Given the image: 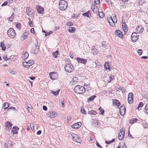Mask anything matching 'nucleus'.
Here are the masks:
<instances>
[{"mask_svg":"<svg viewBox=\"0 0 148 148\" xmlns=\"http://www.w3.org/2000/svg\"><path fill=\"white\" fill-rule=\"evenodd\" d=\"M74 90L75 93L79 94H83L86 91L85 88L84 87L79 85L76 86L74 88Z\"/></svg>","mask_w":148,"mask_h":148,"instance_id":"1","label":"nucleus"},{"mask_svg":"<svg viewBox=\"0 0 148 148\" xmlns=\"http://www.w3.org/2000/svg\"><path fill=\"white\" fill-rule=\"evenodd\" d=\"M59 6L61 10H64L67 9L68 5L67 2L64 0H61L59 2Z\"/></svg>","mask_w":148,"mask_h":148,"instance_id":"2","label":"nucleus"},{"mask_svg":"<svg viewBox=\"0 0 148 148\" xmlns=\"http://www.w3.org/2000/svg\"><path fill=\"white\" fill-rule=\"evenodd\" d=\"M7 34L8 36L12 38H14L16 35L15 31L12 28H10L8 29Z\"/></svg>","mask_w":148,"mask_h":148,"instance_id":"3","label":"nucleus"},{"mask_svg":"<svg viewBox=\"0 0 148 148\" xmlns=\"http://www.w3.org/2000/svg\"><path fill=\"white\" fill-rule=\"evenodd\" d=\"M65 71L68 73H71L74 69L73 66L71 64H67L64 66Z\"/></svg>","mask_w":148,"mask_h":148,"instance_id":"4","label":"nucleus"},{"mask_svg":"<svg viewBox=\"0 0 148 148\" xmlns=\"http://www.w3.org/2000/svg\"><path fill=\"white\" fill-rule=\"evenodd\" d=\"M131 39L133 42H136L139 39V36L138 33L135 32L133 33L131 36Z\"/></svg>","mask_w":148,"mask_h":148,"instance_id":"5","label":"nucleus"},{"mask_svg":"<svg viewBox=\"0 0 148 148\" xmlns=\"http://www.w3.org/2000/svg\"><path fill=\"white\" fill-rule=\"evenodd\" d=\"M39 49V47L38 46V43H36L33 46L31 50V52L32 53L36 54L38 53Z\"/></svg>","mask_w":148,"mask_h":148,"instance_id":"6","label":"nucleus"},{"mask_svg":"<svg viewBox=\"0 0 148 148\" xmlns=\"http://www.w3.org/2000/svg\"><path fill=\"white\" fill-rule=\"evenodd\" d=\"M50 78L52 80L57 79L58 77V75L57 72H52L49 74Z\"/></svg>","mask_w":148,"mask_h":148,"instance_id":"7","label":"nucleus"},{"mask_svg":"<svg viewBox=\"0 0 148 148\" xmlns=\"http://www.w3.org/2000/svg\"><path fill=\"white\" fill-rule=\"evenodd\" d=\"M27 14L30 16H34V11L30 8L27 7L26 8Z\"/></svg>","mask_w":148,"mask_h":148,"instance_id":"8","label":"nucleus"},{"mask_svg":"<svg viewBox=\"0 0 148 148\" xmlns=\"http://www.w3.org/2000/svg\"><path fill=\"white\" fill-rule=\"evenodd\" d=\"M120 113L121 115L122 116H123L125 113V109L124 104H123L120 107Z\"/></svg>","mask_w":148,"mask_h":148,"instance_id":"9","label":"nucleus"},{"mask_svg":"<svg viewBox=\"0 0 148 148\" xmlns=\"http://www.w3.org/2000/svg\"><path fill=\"white\" fill-rule=\"evenodd\" d=\"M72 138L74 141L77 143H80L81 141L80 138L76 134H74V135L72 136Z\"/></svg>","mask_w":148,"mask_h":148,"instance_id":"10","label":"nucleus"},{"mask_svg":"<svg viewBox=\"0 0 148 148\" xmlns=\"http://www.w3.org/2000/svg\"><path fill=\"white\" fill-rule=\"evenodd\" d=\"M76 60L79 63H82L84 65L86 64L87 62L86 59L79 58H76Z\"/></svg>","mask_w":148,"mask_h":148,"instance_id":"11","label":"nucleus"},{"mask_svg":"<svg viewBox=\"0 0 148 148\" xmlns=\"http://www.w3.org/2000/svg\"><path fill=\"white\" fill-rule=\"evenodd\" d=\"M82 125L81 122H78L71 125V127L74 129H78L81 127Z\"/></svg>","mask_w":148,"mask_h":148,"instance_id":"12","label":"nucleus"},{"mask_svg":"<svg viewBox=\"0 0 148 148\" xmlns=\"http://www.w3.org/2000/svg\"><path fill=\"white\" fill-rule=\"evenodd\" d=\"M115 34L121 38H123V35L121 31L119 30H116L115 32Z\"/></svg>","mask_w":148,"mask_h":148,"instance_id":"13","label":"nucleus"},{"mask_svg":"<svg viewBox=\"0 0 148 148\" xmlns=\"http://www.w3.org/2000/svg\"><path fill=\"white\" fill-rule=\"evenodd\" d=\"M107 20L110 25L112 27H114L115 26L114 21L112 20V18L111 16L107 18Z\"/></svg>","mask_w":148,"mask_h":148,"instance_id":"14","label":"nucleus"},{"mask_svg":"<svg viewBox=\"0 0 148 148\" xmlns=\"http://www.w3.org/2000/svg\"><path fill=\"white\" fill-rule=\"evenodd\" d=\"M112 104L113 105L116 106V108H118L120 105V103L118 100L116 99H114L112 101Z\"/></svg>","mask_w":148,"mask_h":148,"instance_id":"15","label":"nucleus"},{"mask_svg":"<svg viewBox=\"0 0 148 148\" xmlns=\"http://www.w3.org/2000/svg\"><path fill=\"white\" fill-rule=\"evenodd\" d=\"M36 9L38 12L40 14H42L44 12V9L42 7L38 5L36 7Z\"/></svg>","mask_w":148,"mask_h":148,"instance_id":"16","label":"nucleus"},{"mask_svg":"<svg viewBox=\"0 0 148 148\" xmlns=\"http://www.w3.org/2000/svg\"><path fill=\"white\" fill-rule=\"evenodd\" d=\"M143 30V28L141 25H139L136 28L137 32L139 33H142Z\"/></svg>","mask_w":148,"mask_h":148,"instance_id":"17","label":"nucleus"},{"mask_svg":"<svg viewBox=\"0 0 148 148\" xmlns=\"http://www.w3.org/2000/svg\"><path fill=\"white\" fill-rule=\"evenodd\" d=\"M12 124L9 121H7L5 123L6 129L7 130H10L12 127Z\"/></svg>","mask_w":148,"mask_h":148,"instance_id":"18","label":"nucleus"},{"mask_svg":"<svg viewBox=\"0 0 148 148\" xmlns=\"http://www.w3.org/2000/svg\"><path fill=\"white\" fill-rule=\"evenodd\" d=\"M122 28L125 33H127L128 31V27L125 23L124 22L122 23Z\"/></svg>","mask_w":148,"mask_h":148,"instance_id":"19","label":"nucleus"},{"mask_svg":"<svg viewBox=\"0 0 148 148\" xmlns=\"http://www.w3.org/2000/svg\"><path fill=\"white\" fill-rule=\"evenodd\" d=\"M19 128L17 127H13L12 128L11 132L14 134H16L18 132L17 131L19 130Z\"/></svg>","mask_w":148,"mask_h":148,"instance_id":"20","label":"nucleus"},{"mask_svg":"<svg viewBox=\"0 0 148 148\" xmlns=\"http://www.w3.org/2000/svg\"><path fill=\"white\" fill-rule=\"evenodd\" d=\"M67 29L69 32L71 33L74 32L75 30V29L74 27H69Z\"/></svg>","mask_w":148,"mask_h":148,"instance_id":"21","label":"nucleus"},{"mask_svg":"<svg viewBox=\"0 0 148 148\" xmlns=\"http://www.w3.org/2000/svg\"><path fill=\"white\" fill-rule=\"evenodd\" d=\"M78 81V79L77 77H74L73 79L72 80L71 83L72 85H74Z\"/></svg>","mask_w":148,"mask_h":148,"instance_id":"22","label":"nucleus"},{"mask_svg":"<svg viewBox=\"0 0 148 148\" xmlns=\"http://www.w3.org/2000/svg\"><path fill=\"white\" fill-rule=\"evenodd\" d=\"M29 54L27 52H25L23 54L22 56V59L23 60H25L27 59L28 57Z\"/></svg>","mask_w":148,"mask_h":148,"instance_id":"23","label":"nucleus"},{"mask_svg":"<svg viewBox=\"0 0 148 148\" xmlns=\"http://www.w3.org/2000/svg\"><path fill=\"white\" fill-rule=\"evenodd\" d=\"M92 9L93 12L95 13H97L99 10L97 7L95 5L92 7Z\"/></svg>","mask_w":148,"mask_h":148,"instance_id":"24","label":"nucleus"},{"mask_svg":"<svg viewBox=\"0 0 148 148\" xmlns=\"http://www.w3.org/2000/svg\"><path fill=\"white\" fill-rule=\"evenodd\" d=\"M14 57V55H12L11 56H9L8 57L7 56V55L6 56L5 55L4 56H3V58L4 60H8L10 59H11V58H13Z\"/></svg>","mask_w":148,"mask_h":148,"instance_id":"25","label":"nucleus"},{"mask_svg":"<svg viewBox=\"0 0 148 148\" xmlns=\"http://www.w3.org/2000/svg\"><path fill=\"white\" fill-rule=\"evenodd\" d=\"M83 16H86L89 18H90V16H91L90 12L89 11H88L87 12H86L85 13L83 14Z\"/></svg>","mask_w":148,"mask_h":148,"instance_id":"26","label":"nucleus"},{"mask_svg":"<svg viewBox=\"0 0 148 148\" xmlns=\"http://www.w3.org/2000/svg\"><path fill=\"white\" fill-rule=\"evenodd\" d=\"M27 35L28 33L27 32H24L21 37V40H23L25 39L27 37Z\"/></svg>","mask_w":148,"mask_h":148,"instance_id":"27","label":"nucleus"},{"mask_svg":"<svg viewBox=\"0 0 148 148\" xmlns=\"http://www.w3.org/2000/svg\"><path fill=\"white\" fill-rule=\"evenodd\" d=\"M124 128L123 127L120 130V132L119 133V135L124 136L125 134V132L124 131Z\"/></svg>","mask_w":148,"mask_h":148,"instance_id":"28","label":"nucleus"},{"mask_svg":"<svg viewBox=\"0 0 148 148\" xmlns=\"http://www.w3.org/2000/svg\"><path fill=\"white\" fill-rule=\"evenodd\" d=\"M50 114H51V118H54L57 115V114L55 112H54L53 111H51L50 112Z\"/></svg>","mask_w":148,"mask_h":148,"instance_id":"29","label":"nucleus"},{"mask_svg":"<svg viewBox=\"0 0 148 148\" xmlns=\"http://www.w3.org/2000/svg\"><path fill=\"white\" fill-rule=\"evenodd\" d=\"M109 63L108 62H106L104 65V67L106 69H108L109 71L110 70V68L109 65Z\"/></svg>","mask_w":148,"mask_h":148,"instance_id":"30","label":"nucleus"},{"mask_svg":"<svg viewBox=\"0 0 148 148\" xmlns=\"http://www.w3.org/2000/svg\"><path fill=\"white\" fill-rule=\"evenodd\" d=\"M115 75L114 74H111L109 77L110 80L108 81L109 83L111 82L114 79V77Z\"/></svg>","mask_w":148,"mask_h":148,"instance_id":"31","label":"nucleus"},{"mask_svg":"<svg viewBox=\"0 0 148 148\" xmlns=\"http://www.w3.org/2000/svg\"><path fill=\"white\" fill-rule=\"evenodd\" d=\"M144 104L143 103V102H140L138 105L137 109L139 110H141V109L142 107L144 105Z\"/></svg>","mask_w":148,"mask_h":148,"instance_id":"32","label":"nucleus"},{"mask_svg":"<svg viewBox=\"0 0 148 148\" xmlns=\"http://www.w3.org/2000/svg\"><path fill=\"white\" fill-rule=\"evenodd\" d=\"M138 121V119L136 118H131L130 120V123L133 124L135 122H136Z\"/></svg>","mask_w":148,"mask_h":148,"instance_id":"33","label":"nucleus"},{"mask_svg":"<svg viewBox=\"0 0 148 148\" xmlns=\"http://www.w3.org/2000/svg\"><path fill=\"white\" fill-rule=\"evenodd\" d=\"M96 97V96L94 95H93L92 96H91L88 99L87 101L88 102L92 101Z\"/></svg>","mask_w":148,"mask_h":148,"instance_id":"34","label":"nucleus"},{"mask_svg":"<svg viewBox=\"0 0 148 148\" xmlns=\"http://www.w3.org/2000/svg\"><path fill=\"white\" fill-rule=\"evenodd\" d=\"M59 51L58 50L56 51L55 52H54L52 53V54L55 58H57L58 55Z\"/></svg>","mask_w":148,"mask_h":148,"instance_id":"35","label":"nucleus"},{"mask_svg":"<svg viewBox=\"0 0 148 148\" xmlns=\"http://www.w3.org/2000/svg\"><path fill=\"white\" fill-rule=\"evenodd\" d=\"M14 13L12 14L11 16L9 17L8 18V19L9 22H10V23L11 22L13 21V19L14 18Z\"/></svg>","mask_w":148,"mask_h":148,"instance_id":"36","label":"nucleus"},{"mask_svg":"<svg viewBox=\"0 0 148 148\" xmlns=\"http://www.w3.org/2000/svg\"><path fill=\"white\" fill-rule=\"evenodd\" d=\"M1 46L2 50L3 51H5V50L6 47L5 45L3 43V42H1Z\"/></svg>","mask_w":148,"mask_h":148,"instance_id":"37","label":"nucleus"},{"mask_svg":"<svg viewBox=\"0 0 148 148\" xmlns=\"http://www.w3.org/2000/svg\"><path fill=\"white\" fill-rule=\"evenodd\" d=\"M144 112L146 114L148 115V103H147L145 106Z\"/></svg>","mask_w":148,"mask_h":148,"instance_id":"38","label":"nucleus"},{"mask_svg":"<svg viewBox=\"0 0 148 148\" xmlns=\"http://www.w3.org/2000/svg\"><path fill=\"white\" fill-rule=\"evenodd\" d=\"M9 106V104L7 102H5L3 106V108L4 109H6Z\"/></svg>","mask_w":148,"mask_h":148,"instance_id":"39","label":"nucleus"},{"mask_svg":"<svg viewBox=\"0 0 148 148\" xmlns=\"http://www.w3.org/2000/svg\"><path fill=\"white\" fill-rule=\"evenodd\" d=\"M88 114H90L95 115L97 114V112L93 110H92L90 111H89Z\"/></svg>","mask_w":148,"mask_h":148,"instance_id":"40","label":"nucleus"},{"mask_svg":"<svg viewBox=\"0 0 148 148\" xmlns=\"http://www.w3.org/2000/svg\"><path fill=\"white\" fill-rule=\"evenodd\" d=\"M99 16L100 17L102 18L104 16V14L102 12H99Z\"/></svg>","mask_w":148,"mask_h":148,"instance_id":"41","label":"nucleus"},{"mask_svg":"<svg viewBox=\"0 0 148 148\" xmlns=\"http://www.w3.org/2000/svg\"><path fill=\"white\" fill-rule=\"evenodd\" d=\"M127 100L128 101V103L131 104L133 103V99H131L130 98L128 97Z\"/></svg>","mask_w":148,"mask_h":148,"instance_id":"42","label":"nucleus"},{"mask_svg":"<svg viewBox=\"0 0 148 148\" xmlns=\"http://www.w3.org/2000/svg\"><path fill=\"white\" fill-rule=\"evenodd\" d=\"M145 0H139L138 1V3L140 5H142L143 3H145Z\"/></svg>","mask_w":148,"mask_h":148,"instance_id":"43","label":"nucleus"},{"mask_svg":"<svg viewBox=\"0 0 148 148\" xmlns=\"http://www.w3.org/2000/svg\"><path fill=\"white\" fill-rule=\"evenodd\" d=\"M60 90L59 89L58 90H57L56 92L53 91L52 92L53 94L54 95L56 96L57 95H58V94L60 91Z\"/></svg>","mask_w":148,"mask_h":148,"instance_id":"44","label":"nucleus"},{"mask_svg":"<svg viewBox=\"0 0 148 148\" xmlns=\"http://www.w3.org/2000/svg\"><path fill=\"white\" fill-rule=\"evenodd\" d=\"M128 97L133 99V94L132 92L129 93L128 95Z\"/></svg>","mask_w":148,"mask_h":148,"instance_id":"45","label":"nucleus"},{"mask_svg":"<svg viewBox=\"0 0 148 148\" xmlns=\"http://www.w3.org/2000/svg\"><path fill=\"white\" fill-rule=\"evenodd\" d=\"M112 19L113 21H114L115 23H117V21L116 14H114V16H113V18H112Z\"/></svg>","mask_w":148,"mask_h":148,"instance_id":"46","label":"nucleus"},{"mask_svg":"<svg viewBox=\"0 0 148 148\" xmlns=\"http://www.w3.org/2000/svg\"><path fill=\"white\" fill-rule=\"evenodd\" d=\"M99 110H100L101 114H103L104 111L103 109L101 108V107L99 108Z\"/></svg>","mask_w":148,"mask_h":148,"instance_id":"47","label":"nucleus"},{"mask_svg":"<svg viewBox=\"0 0 148 148\" xmlns=\"http://www.w3.org/2000/svg\"><path fill=\"white\" fill-rule=\"evenodd\" d=\"M105 1L110 5L112 6V4L111 0H105Z\"/></svg>","mask_w":148,"mask_h":148,"instance_id":"48","label":"nucleus"},{"mask_svg":"<svg viewBox=\"0 0 148 148\" xmlns=\"http://www.w3.org/2000/svg\"><path fill=\"white\" fill-rule=\"evenodd\" d=\"M21 23H18L16 25V27L17 29H20L21 28Z\"/></svg>","mask_w":148,"mask_h":148,"instance_id":"49","label":"nucleus"},{"mask_svg":"<svg viewBox=\"0 0 148 148\" xmlns=\"http://www.w3.org/2000/svg\"><path fill=\"white\" fill-rule=\"evenodd\" d=\"M97 120H94L93 119H92L91 120V122L92 123V125H93L94 124H95L96 123H97Z\"/></svg>","mask_w":148,"mask_h":148,"instance_id":"50","label":"nucleus"},{"mask_svg":"<svg viewBox=\"0 0 148 148\" xmlns=\"http://www.w3.org/2000/svg\"><path fill=\"white\" fill-rule=\"evenodd\" d=\"M27 63H28V64L29 63V64H31L32 65L34 64V61L33 60H30L29 61H28L27 62Z\"/></svg>","mask_w":148,"mask_h":148,"instance_id":"51","label":"nucleus"},{"mask_svg":"<svg viewBox=\"0 0 148 148\" xmlns=\"http://www.w3.org/2000/svg\"><path fill=\"white\" fill-rule=\"evenodd\" d=\"M137 53L138 55L140 56L142 53V50L140 49H138L137 51Z\"/></svg>","mask_w":148,"mask_h":148,"instance_id":"52","label":"nucleus"},{"mask_svg":"<svg viewBox=\"0 0 148 148\" xmlns=\"http://www.w3.org/2000/svg\"><path fill=\"white\" fill-rule=\"evenodd\" d=\"M66 25L69 27L72 26L73 25V23L72 22H69L66 23Z\"/></svg>","mask_w":148,"mask_h":148,"instance_id":"53","label":"nucleus"},{"mask_svg":"<svg viewBox=\"0 0 148 148\" xmlns=\"http://www.w3.org/2000/svg\"><path fill=\"white\" fill-rule=\"evenodd\" d=\"M28 20L29 21V25L30 27H32L33 26V23L32 21H30V18H29Z\"/></svg>","mask_w":148,"mask_h":148,"instance_id":"54","label":"nucleus"},{"mask_svg":"<svg viewBox=\"0 0 148 148\" xmlns=\"http://www.w3.org/2000/svg\"><path fill=\"white\" fill-rule=\"evenodd\" d=\"M60 101L61 102V103L62 105V106L63 107H64V99H62Z\"/></svg>","mask_w":148,"mask_h":148,"instance_id":"55","label":"nucleus"},{"mask_svg":"<svg viewBox=\"0 0 148 148\" xmlns=\"http://www.w3.org/2000/svg\"><path fill=\"white\" fill-rule=\"evenodd\" d=\"M100 3V0H95V3L96 5H99Z\"/></svg>","mask_w":148,"mask_h":148,"instance_id":"56","label":"nucleus"},{"mask_svg":"<svg viewBox=\"0 0 148 148\" xmlns=\"http://www.w3.org/2000/svg\"><path fill=\"white\" fill-rule=\"evenodd\" d=\"M124 136L122 135H119V140H122L124 138Z\"/></svg>","mask_w":148,"mask_h":148,"instance_id":"57","label":"nucleus"},{"mask_svg":"<svg viewBox=\"0 0 148 148\" xmlns=\"http://www.w3.org/2000/svg\"><path fill=\"white\" fill-rule=\"evenodd\" d=\"M28 64V63L26 62H23V64L24 66L26 68H27V64Z\"/></svg>","mask_w":148,"mask_h":148,"instance_id":"58","label":"nucleus"},{"mask_svg":"<svg viewBox=\"0 0 148 148\" xmlns=\"http://www.w3.org/2000/svg\"><path fill=\"white\" fill-rule=\"evenodd\" d=\"M81 111L82 114H86V112L85 111V109L84 108L81 109Z\"/></svg>","mask_w":148,"mask_h":148,"instance_id":"59","label":"nucleus"},{"mask_svg":"<svg viewBox=\"0 0 148 148\" xmlns=\"http://www.w3.org/2000/svg\"><path fill=\"white\" fill-rule=\"evenodd\" d=\"M53 33L52 31H50L49 32H47V34H45V36H47L49 35L50 34H52Z\"/></svg>","mask_w":148,"mask_h":148,"instance_id":"60","label":"nucleus"},{"mask_svg":"<svg viewBox=\"0 0 148 148\" xmlns=\"http://www.w3.org/2000/svg\"><path fill=\"white\" fill-rule=\"evenodd\" d=\"M8 4V2L7 1H5L2 5L1 6H4Z\"/></svg>","mask_w":148,"mask_h":148,"instance_id":"61","label":"nucleus"},{"mask_svg":"<svg viewBox=\"0 0 148 148\" xmlns=\"http://www.w3.org/2000/svg\"><path fill=\"white\" fill-rule=\"evenodd\" d=\"M71 116H69L67 118V121L68 122H69L71 120Z\"/></svg>","mask_w":148,"mask_h":148,"instance_id":"62","label":"nucleus"},{"mask_svg":"<svg viewBox=\"0 0 148 148\" xmlns=\"http://www.w3.org/2000/svg\"><path fill=\"white\" fill-rule=\"evenodd\" d=\"M144 97L145 98L148 99V93H146L144 94Z\"/></svg>","mask_w":148,"mask_h":148,"instance_id":"63","label":"nucleus"},{"mask_svg":"<svg viewBox=\"0 0 148 148\" xmlns=\"http://www.w3.org/2000/svg\"><path fill=\"white\" fill-rule=\"evenodd\" d=\"M4 148H9L8 145L6 143H5L4 145Z\"/></svg>","mask_w":148,"mask_h":148,"instance_id":"64","label":"nucleus"}]
</instances>
